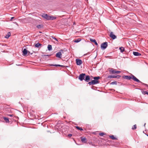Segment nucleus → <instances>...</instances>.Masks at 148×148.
<instances>
[{"label": "nucleus", "mask_w": 148, "mask_h": 148, "mask_svg": "<svg viewBox=\"0 0 148 148\" xmlns=\"http://www.w3.org/2000/svg\"><path fill=\"white\" fill-rule=\"evenodd\" d=\"M41 16L42 17L47 20H53L56 19V18L52 16H49L46 14H43Z\"/></svg>", "instance_id": "nucleus-1"}, {"label": "nucleus", "mask_w": 148, "mask_h": 148, "mask_svg": "<svg viewBox=\"0 0 148 148\" xmlns=\"http://www.w3.org/2000/svg\"><path fill=\"white\" fill-rule=\"evenodd\" d=\"M108 46V43L106 42H105L102 43L101 46V48L102 49H105Z\"/></svg>", "instance_id": "nucleus-2"}, {"label": "nucleus", "mask_w": 148, "mask_h": 148, "mask_svg": "<svg viewBox=\"0 0 148 148\" xmlns=\"http://www.w3.org/2000/svg\"><path fill=\"white\" fill-rule=\"evenodd\" d=\"M63 53V52L62 50H61L59 52H58L56 55V57L59 58H61L62 57V53Z\"/></svg>", "instance_id": "nucleus-3"}, {"label": "nucleus", "mask_w": 148, "mask_h": 148, "mask_svg": "<svg viewBox=\"0 0 148 148\" xmlns=\"http://www.w3.org/2000/svg\"><path fill=\"white\" fill-rule=\"evenodd\" d=\"M85 75V73H82L80 74L79 77V79L81 81H82L84 79Z\"/></svg>", "instance_id": "nucleus-4"}, {"label": "nucleus", "mask_w": 148, "mask_h": 148, "mask_svg": "<svg viewBox=\"0 0 148 148\" xmlns=\"http://www.w3.org/2000/svg\"><path fill=\"white\" fill-rule=\"evenodd\" d=\"M109 36L112 39H116L117 38L116 36L114 34L113 32H111L110 33Z\"/></svg>", "instance_id": "nucleus-5"}, {"label": "nucleus", "mask_w": 148, "mask_h": 148, "mask_svg": "<svg viewBox=\"0 0 148 148\" xmlns=\"http://www.w3.org/2000/svg\"><path fill=\"white\" fill-rule=\"evenodd\" d=\"M132 79H133L134 81H135L138 82H141L137 79L134 76L132 75Z\"/></svg>", "instance_id": "nucleus-6"}, {"label": "nucleus", "mask_w": 148, "mask_h": 148, "mask_svg": "<svg viewBox=\"0 0 148 148\" xmlns=\"http://www.w3.org/2000/svg\"><path fill=\"white\" fill-rule=\"evenodd\" d=\"M110 71L113 74H115V73H116V74H119L121 73V71H116L114 70L113 69H111Z\"/></svg>", "instance_id": "nucleus-7"}, {"label": "nucleus", "mask_w": 148, "mask_h": 148, "mask_svg": "<svg viewBox=\"0 0 148 148\" xmlns=\"http://www.w3.org/2000/svg\"><path fill=\"white\" fill-rule=\"evenodd\" d=\"M76 61L77 65H81L82 62V61L80 59H77Z\"/></svg>", "instance_id": "nucleus-8"}, {"label": "nucleus", "mask_w": 148, "mask_h": 148, "mask_svg": "<svg viewBox=\"0 0 148 148\" xmlns=\"http://www.w3.org/2000/svg\"><path fill=\"white\" fill-rule=\"evenodd\" d=\"M132 74L130 76L125 75L123 77L124 79H125L128 80H130L132 79Z\"/></svg>", "instance_id": "nucleus-9"}, {"label": "nucleus", "mask_w": 148, "mask_h": 148, "mask_svg": "<svg viewBox=\"0 0 148 148\" xmlns=\"http://www.w3.org/2000/svg\"><path fill=\"white\" fill-rule=\"evenodd\" d=\"M133 54L135 56H141V54L139 53L138 52L133 51Z\"/></svg>", "instance_id": "nucleus-10"}, {"label": "nucleus", "mask_w": 148, "mask_h": 148, "mask_svg": "<svg viewBox=\"0 0 148 148\" xmlns=\"http://www.w3.org/2000/svg\"><path fill=\"white\" fill-rule=\"evenodd\" d=\"M90 40L91 42H94L96 45H98L97 43L96 40L95 39L92 38H90Z\"/></svg>", "instance_id": "nucleus-11"}, {"label": "nucleus", "mask_w": 148, "mask_h": 148, "mask_svg": "<svg viewBox=\"0 0 148 148\" xmlns=\"http://www.w3.org/2000/svg\"><path fill=\"white\" fill-rule=\"evenodd\" d=\"M99 81H98L97 80H92V82L93 85L99 83Z\"/></svg>", "instance_id": "nucleus-12"}, {"label": "nucleus", "mask_w": 148, "mask_h": 148, "mask_svg": "<svg viewBox=\"0 0 148 148\" xmlns=\"http://www.w3.org/2000/svg\"><path fill=\"white\" fill-rule=\"evenodd\" d=\"M81 141L82 142L86 143L87 142V140L86 138H83V137H81Z\"/></svg>", "instance_id": "nucleus-13"}, {"label": "nucleus", "mask_w": 148, "mask_h": 148, "mask_svg": "<svg viewBox=\"0 0 148 148\" xmlns=\"http://www.w3.org/2000/svg\"><path fill=\"white\" fill-rule=\"evenodd\" d=\"M27 50L26 49H25L23 50V55H26L27 54Z\"/></svg>", "instance_id": "nucleus-14"}, {"label": "nucleus", "mask_w": 148, "mask_h": 148, "mask_svg": "<svg viewBox=\"0 0 148 148\" xmlns=\"http://www.w3.org/2000/svg\"><path fill=\"white\" fill-rule=\"evenodd\" d=\"M42 45L39 43L36 44L35 45V47H36L39 48L40 46H41Z\"/></svg>", "instance_id": "nucleus-15"}, {"label": "nucleus", "mask_w": 148, "mask_h": 148, "mask_svg": "<svg viewBox=\"0 0 148 148\" xmlns=\"http://www.w3.org/2000/svg\"><path fill=\"white\" fill-rule=\"evenodd\" d=\"M90 79V77L88 75L86 76L85 80L87 82H88L89 81V80Z\"/></svg>", "instance_id": "nucleus-16"}, {"label": "nucleus", "mask_w": 148, "mask_h": 148, "mask_svg": "<svg viewBox=\"0 0 148 148\" xmlns=\"http://www.w3.org/2000/svg\"><path fill=\"white\" fill-rule=\"evenodd\" d=\"M11 33L10 32H8V33L5 36V38H8L10 36Z\"/></svg>", "instance_id": "nucleus-17"}, {"label": "nucleus", "mask_w": 148, "mask_h": 148, "mask_svg": "<svg viewBox=\"0 0 148 148\" xmlns=\"http://www.w3.org/2000/svg\"><path fill=\"white\" fill-rule=\"evenodd\" d=\"M119 49L120 50L121 52L122 53L124 51V48L123 47H121L119 48Z\"/></svg>", "instance_id": "nucleus-18"}, {"label": "nucleus", "mask_w": 148, "mask_h": 148, "mask_svg": "<svg viewBox=\"0 0 148 148\" xmlns=\"http://www.w3.org/2000/svg\"><path fill=\"white\" fill-rule=\"evenodd\" d=\"M3 119H4L6 123H8L9 122V120L8 118L5 117L3 118Z\"/></svg>", "instance_id": "nucleus-19"}, {"label": "nucleus", "mask_w": 148, "mask_h": 148, "mask_svg": "<svg viewBox=\"0 0 148 148\" xmlns=\"http://www.w3.org/2000/svg\"><path fill=\"white\" fill-rule=\"evenodd\" d=\"M81 39L79 38L77 39L74 40H73V41L77 43V42H79V41H81Z\"/></svg>", "instance_id": "nucleus-20"}, {"label": "nucleus", "mask_w": 148, "mask_h": 148, "mask_svg": "<svg viewBox=\"0 0 148 148\" xmlns=\"http://www.w3.org/2000/svg\"><path fill=\"white\" fill-rule=\"evenodd\" d=\"M109 137L112 139V140H116L117 139L115 138L114 136L113 135H111L109 136Z\"/></svg>", "instance_id": "nucleus-21"}, {"label": "nucleus", "mask_w": 148, "mask_h": 148, "mask_svg": "<svg viewBox=\"0 0 148 148\" xmlns=\"http://www.w3.org/2000/svg\"><path fill=\"white\" fill-rule=\"evenodd\" d=\"M47 48H48V50L49 51L51 50L52 49L51 45H48Z\"/></svg>", "instance_id": "nucleus-22"}, {"label": "nucleus", "mask_w": 148, "mask_h": 148, "mask_svg": "<svg viewBox=\"0 0 148 148\" xmlns=\"http://www.w3.org/2000/svg\"><path fill=\"white\" fill-rule=\"evenodd\" d=\"M100 78V77L99 76L94 77L93 78V79H94V80H98Z\"/></svg>", "instance_id": "nucleus-23"}, {"label": "nucleus", "mask_w": 148, "mask_h": 148, "mask_svg": "<svg viewBox=\"0 0 148 148\" xmlns=\"http://www.w3.org/2000/svg\"><path fill=\"white\" fill-rule=\"evenodd\" d=\"M37 27L38 29L41 28L43 27L42 25H39L37 26Z\"/></svg>", "instance_id": "nucleus-24"}, {"label": "nucleus", "mask_w": 148, "mask_h": 148, "mask_svg": "<svg viewBox=\"0 0 148 148\" xmlns=\"http://www.w3.org/2000/svg\"><path fill=\"white\" fill-rule=\"evenodd\" d=\"M76 127L77 129L80 130L81 131H82V130H83L82 129V128L78 126H76Z\"/></svg>", "instance_id": "nucleus-25"}, {"label": "nucleus", "mask_w": 148, "mask_h": 148, "mask_svg": "<svg viewBox=\"0 0 148 148\" xmlns=\"http://www.w3.org/2000/svg\"><path fill=\"white\" fill-rule=\"evenodd\" d=\"M136 128H137V126H136V125H134L133 127L132 128V129L133 130L136 129Z\"/></svg>", "instance_id": "nucleus-26"}, {"label": "nucleus", "mask_w": 148, "mask_h": 148, "mask_svg": "<svg viewBox=\"0 0 148 148\" xmlns=\"http://www.w3.org/2000/svg\"><path fill=\"white\" fill-rule=\"evenodd\" d=\"M111 84H116L117 82L116 81L113 82H112L111 83Z\"/></svg>", "instance_id": "nucleus-27"}, {"label": "nucleus", "mask_w": 148, "mask_h": 148, "mask_svg": "<svg viewBox=\"0 0 148 148\" xmlns=\"http://www.w3.org/2000/svg\"><path fill=\"white\" fill-rule=\"evenodd\" d=\"M142 93L143 95L147 94V92L146 91H143L142 92Z\"/></svg>", "instance_id": "nucleus-28"}, {"label": "nucleus", "mask_w": 148, "mask_h": 148, "mask_svg": "<svg viewBox=\"0 0 148 148\" xmlns=\"http://www.w3.org/2000/svg\"><path fill=\"white\" fill-rule=\"evenodd\" d=\"M53 66H63L62 65H56V64H54V65H53Z\"/></svg>", "instance_id": "nucleus-29"}, {"label": "nucleus", "mask_w": 148, "mask_h": 148, "mask_svg": "<svg viewBox=\"0 0 148 148\" xmlns=\"http://www.w3.org/2000/svg\"><path fill=\"white\" fill-rule=\"evenodd\" d=\"M105 134L104 133H101L99 134V135L101 136H103Z\"/></svg>", "instance_id": "nucleus-30"}, {"label": "nucleus", "mask_w": 148, "mask_h": 148, "mask_svg": "<svg viewBox=\"0 0 148 148\" xmlns=\"http://www.w3.org/2000/svg\"><path fill=\"white\" fill-rule=\"evenodd\" d=\"M88 84L90 85H93V83H92V81L90 82H89L88 83Z\"/></svg>", "instance_id": "nucleus-31"}, {"label": "nucleus", "mask_w": 148, "mask_h": 148, "mask_svg": "<svg viewBox=\"0 0 148 148\" xmlns=\"http://www.w3.org/2000/svg\"><path fill=\"white\" fill-rule=\"evenodd\" d=\"M108 77H110V78H115V77H114V76H113L112 75H110V76H108Z\"/></svg>", "instance_id": "nucleus-32"}, {"label": "nucleus", "mask_w": 148, "mask_h": 148, "mask_svg": "<svg viewBox=\"0 0 148 148\" xmlns=\"http://www.w3.org/2000/svg\"><path fill=\"white\" fill-rule=\"evenodd\" d=\"M72 136V135L71 134H68V136L69 137H71Z\"/></svg>", "instance_id": "nucleus-33"}, {"label": "nucleus", "mask_w": 148, "mask_h": 148, "mask_svg": "<svg viewBox=\"0 0 148 148\" xmlns=\"http://www.w3.org/2000/svg\"><path fill=\"white\" fill-rule=\"evenodd\" d=\"M52 38H53V39H54L56 40V41H58V40L56 38H54V37H52Z\"/></svg>", "instance_id": "nucleus-34"}, {"label": "nucleus", "mask_w": 148, "mask_h": 148, "mask_svg": "<svg viewBox=\"0 0 148 148\" xmlns=\"http://www.w3.org/2000/svg\"><path fill=\"white\" fill-rule=\"evenodd\" d=\"M14 18V17H11V18L10 21H12V19H13Z\"/></svg>", "instance_id": "nucleus-35"}, {"label": "nucleus", "mask_w": 148, "mask_h": 148, "mask_svg": "<svg viewBox=\"0 0 148 148\" xmlns=\"http://www.w3.org/2000/svg\"><path fill=\"white\" fill-rule=\"evenodd\" d=\"M8 116H12V115L11 114H9Z\"/></svg>", "instance_id": "nucleus-36"}, {"label": "nucleus", "mask_w": 148, "mask_h": 148, "mask_svg": "<svg viewBox=\"0 0 148 148\" xmlns=\"http://www.w3.org/2000/svg\"><path fill=\"white\" fill-rule=\"evenodd\" d=\"M15 23H16V24L17 25H18H18L17 24V23H16V22H15Z\"/></svg>", "instance_id": "nucleus-37"}, {"label": "nucleus", "mask_w": 148, "mask_h": 148, "mask_svg": "<svg viewBox=\"0 0 148 148\" xmlns=\"http://www.w3.org/2000/svg\"><path fill=\"white\" fill-rule=\"evenodd\" d=\"M147 95H148V92H147Z\"/></svg>", "instance_id": "nucleus-38"}]
</instances>
